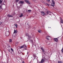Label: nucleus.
Listing matches in <instances>:
<instances>
[{
	"label": "nucleus",
	"mask_w": 63,
	"mask_h": 63,
	"mask_svg": "<svg viewBox=\"0 0 63 63\" xmlns=\"http://www.w3.org/2000/svg\"><path fill=\"white\" fill-rule=\"evenodd\" d=\"M10 34V33L9 31H7L5 32V35L6 36H8Z\"/></svg>",
	"instance_id": "f03ea898"
},
{
	"label": "nucleus",
	"mask_w": 63,
	"mask_h": 63,
	"mask_svg": "<svg viewBox=\"0 0 63 63\" xmlns=\"http://www.w3.org/2000/svg\"><path fill=\"white\" fill-rule=\"evenodd\" d=\"M8 51H10V49H8Z\"/></svg>",
	"instance_id": "72a5a7b5"
},
{
	"label": "nucleus",
	"mask_w": 63,
	"mask_h": 63,
	"mask_svg": "<svg viewBox=\"0 0 63 63\" xmlns=\"http://www.w3.org/2000/svg\"><path fill=\"white\" fill-rule=\"evenodd\" d=\"M16 28H17V26H16Z\"/></svg>",
	"instance_id": "f704fd0d"
},
{
	"label": "nucleus",
	"mask_w": 63,
	"mask_h": 63,
	"mask_svg": "<svg viewBox=\"0 0 63 63\" xmlns=\"http://www.w3.org/2000/svg\"><path fill=\"white\" fill-rule=\"evenodd\" d=\"M9 42H12V39H9Z\"/></svg>",
	"instance_id": "412c9836"
},
{
	"label": "nucleus",
	"mask_w": 63,
	"mask_h": 63,
	"mask_svg": "<svg viewBox=\"0 0 63 63\" xmlns=\"http://www.w3.org/2000/svg\"><path fill=\"white\" fill-rule=\"evenodd\" d=\"M31 27H30V26H29V28H30Z\"/></svg>",
	"instance_id": "473e14b6"
},
{
	"label": "nucleus",
	"mask_w": 63,
	"mask_h": 63,
	"mask_svg": "<svg viewBox=\"0 0 63 63\" xmlns=\"http://www.w3.org/2000/svg\"><path fill=\"white\" fill-rule=\"evenodd\" d=\"M51 13V12H50V11H49V10L47 11L46 14H47V15H48V14H49L50 15H50Z\"/></svg>",
	"instance_id": "7ed1b4c3"
},
{
	"label": "nucleus",
	"mask_w": 63,
	"mask_h": 63,
	"mask_svg": "<svg viewBox=\"0 0 63 63\" xmlns=\"http://www.w3.org/2000/svg\"><path fill=\"white\" fill-rule=\"evenodd\" d=\"M11 50H12V51L13 52H14V50L13 49V48H11Z\"/></svg>",
	"instance_id": "4be33fe9"
},
{
	"label": "nucleus",
	"mask_w": 63,
	"mask_h": 63,
	"mask_svg": "<svg viewBox=\"0 0 63 63\" xmlns=\"http://www.w3.org/2000/svg\"><path fill=\"white\" fill-rule=\"evenodd\" d=\"M31 58H32V57Z\"/></svg>",
	"instance_id": "58836bf2"
},
{
	"label": "nucleus",
	"mask_w": 63,
	"mask_h": 63,
	"mask_svg": "<svg viewBox=\"0 0 63 63\" xmlns=\"http://www.w3.org/2000/svg\"><path fill=\"white\" fill-rule=\"evenodd\" d=\"M41 49H42V50L43 51V52H45V50H44V48H43V47H41Z\"/></svg>",
	"instance_id": "f8f14e48"
},
{
	"label": "nucleus",
	"mask_w": 63,
	"mask_h": 63,
	"mask_svg": "<svg viewBox=\"0 0 63 63\" xmlns=\"http://www.w3.org/2000/svg\"><path fill=\"white\" fill-rule=\"evenodd\" d=\"M26 35L27 36H28L29 37V38L30 37V35L28 34V33H26Z\"/></svg>",
	"instance_id": "0eeeda50"
},
{
	"label": "nucleus",
	"mask_w": 63,
	"mask_h": 63,
	"mask_svg": "<svg viewBox=\"0 0 63 63\" xmlns=\"http://www.w3.org/2000/svg\"><path fill=\"white\" fill-rule=\"evenodd\" d=\"M27 54H28V52H27Z\"/></svg>",
	"instance_id": "e433bc0d"
},
{
	"label": "nucleus",
	"mask_w": 63,
	"mask_h": 63,
	"mask_svg": "<svg viewBox=\"0 0 63 63\" xmlns=\"http://www.w3.org/2000/svg\"><path fill=\"white\" fill-rule=\"evenodd\" d=\"M22 63H24V62H23Z\"/></svg>",
	"instance_id": "c9c22d12"
},
{
	"label": "nucleus",
	"mask_w": 63,
	"mask_h": 63,
	"mask_svg": "<svg viewBox=\"0 0 63 63\" xmlns=\"http://www.w3.org/2000/svg\"><path fill=\"white\" fill-rule=\"evenodd\" d=\"M25 2H26L27 3H28V4H30V2H29L27 0H26L25 1Z\"/></svg>",
	"instance_id": "ddd939ff"
},
{
	"label": "nucleus",
	"mask_w": 63,
	"mask_h": 63,
	"mask_svg": "<svg viewBox=\"0 0 63 63\" xmlns=\"http://www.w3.org/2000/svg\"><path fill=\"white\" fill-rule=\"evenodd\" d=\"M9 15L10 14L7 15V16H8L9 17H13L12 16L10 15Z\"/></svg>",
	"instance_id": "9d476101"
},
{
	"label": "nucleus",
	"mask_w": 63,
	"mask_h": 63,
	"mask_svg": "<svg viewBox=\"0 0 63 63\" xmlns=\"http://www.w3.org/2000/svg\"><path fill=\"white\" fill-rule=\"evenodd\" d=\"M46 60H47V59L45 58V56H43V58L41 61V63H44Z\"/></svg>",
	"instance_id": "f257e3e1"
},
{
	"label": "nucleus",
	"mask_w": 63,
	"mask_h": 63,
	"mask_svg": "<svg viewBox=\"0 0 63 63\" xmlns=\"http://www.w3.org/2000/svg\"><path fill=\"white\" fill-rule=\"evenodd\" d=\"M26 47V45H24L23 46H22L20 48H23V47Z\"/></svg>",
	"instance_id": "39448f33"
},
{
	"label": "nucleus",
	"mask_w": 63,
	"mask_h": 63,
	"mask_svg": "<svg viewBox=\"0 0 63 63\" xmlns=\"http://www.w3.org/2000/svg\"><path fill=\"white\" fill-rule=\"evenodd\" d=\"M52 3L55 4V2H54V0H52Z\"/></svg>",
	"instance_id": "4468645a"
},
{
	"label": "nucleus",
	"mask_w": 63,
	"mask_h": 63,
	"mask_svg": "<svg viewBox=\"0 0 63 63\" xmlns=\"http://www.w3.org/2000/svg\"><path fill=\"white\" fill-rule=\"evenodd\" d=\"M58 63H62V61H58Z\"/></svg>",
	"instance_id": "a211bd4d"
},
{
	"label": "nucleus",
	"mask_w": 63,
	"mask_h": 63,
	"mask_svg": "<svg viewBox=\"0 0 63 63\" xmlns=\"http://www.w3.org/2000/svg\"><path fill=\"white\" fill-rule=\"evenodd\" d=\"M30 41L31 43H33V40H30Z\"/></svg>",
	"instance_id": "6ab92c4d"
},
{
	"label": "nucleus",
	"mask_w": 63,
	"mask_h": 63,
	"mask_svg": "<svg viewBox=\"0 0 63 63\" xmlns=\"http://www.w3.org/2000/svg\"><path fill=\"white\" fill-rule=\"evenodd\" d=\"M2 23L1 22H0V24H1Z\"/></svg>",
	"instance_id": "cd10ccee"
},
{
	"label": "nucleus",
	"mask_w": 63,
	"mask_h": 63,
	"mask_svg": "<svg viewBox=\"0 0 63 63\" xmlns=\"http://www.w3.org/2000/svg\"><path fill=\"white\" fill-rule=\"evenodd\" d=\"M47 37H48L49 36H47Z\"/></svg>",
	"instance_id": "4c0bfd02"
},
{
	"label": "nucleus",
	"mask_w": 63,
	"mask_h": 63,
	"mask_svg": "<svg viewBox=\"0 0 63 63\" xmlns=\"http://www.w3.org/2000/svg\"><path fill=\"white\" fill-rule=\"evenodd\" d=\"M54 4H54L53 3H52L51 5L52 6H53V7H54Z\"/></svg>",
	"instance_id": "f3484780"
},
{
	"label": "nucleus",
	"mask_w": 63,
	"mask_h": 63,
	"mask_svg": "<svg viewBox=\"0 0 63 63\" xmlns=\"http://www.w3.org/2000/svg\"><path fill=\"white\" fill-rule=\"evenodd\" d=\"M28 12H31V10H28Z\"/></svg>",
	"instance_id": "393cba45"
},
{
	"label": "nucleus",
	"mask_w": 63,
	"mask_h": 63,
	"mask_svg": "<svg viewBox=\"0 0 63 63\" xmlns=\"http://www.w3.org/2000/svg\"><path fill=\"white\" fill-rule=\"evenodd\" d=\"M47 39L48 40H49V39L48 38H47Z\"/></svg>",
	"instance_id": "c756f323"
},
{
	"label": "nucleus",
	"mask_w": 63,
	"mask_h": 63,
	"mask_svg": "<svg viewBox=\"0 0 63 63\" xmlns=\"http://www.w3.org/2000/svg\"><path fill=\"white\" fill-rule=\"evenodd\" d=\"M19 1V0H16V2H18Z\"/></svg>",
	"instance_id": "bb28decb"
},
{
	"label": "nucleus",
	"mask_w": 63,
	"mask_h": 63,
	"mask_svg": "<svg viewBox=\"0 0 63 63\" xmlns=\"http://www.w3.org/2000/svg\"><path fill=\"white\" fill-rule=\"evenodd\" d=\"M59 37H58L57 38H54V41H55V42H57L58 41V38Z\"/></svg>",
	"instance_id": "423d86ee"
},
{
	"label": "nucleus",
	"mask_w": 63,
	"mask_h": 63,
	"mask_svg": "<svg viewBox=\"0 0 63 63\" xmlns=\"http://www.w3.org/2000/svg\"><path fill=\"white\" fill-rule=\"evenodd\" d=\"M20 3V4H23V3H24V1H19Z\"/></svg>",
	"instance_id": "9b49d317"
},
{
	"label": "nucleus",
	"mask_w": 63,
	"mask_h": 63,
	"mask_svg": "<svg viewBox=\"0 0 63 63\" xmlns=\"http://www.w3.org/2000/svg\"><path fill=\"white\" fill-rule=\"evenodd\" d=\"M47 5H48V6H49V4H48V3H47Z\"/></svg>",
	"instance_id": "7c9ffc66"
},
{
	"label": "nucleus",
	"mask_w": 63,
	"mask_h": 63,
	"mask_svg": "<svg viewBox=\"0 0 63 63\" xmlns=\"http://www.w3.org/2000/svg\"><path fill=\"white\" fill-rule=\"evenodd\" d=\"M15 26H17V24H15Z\"/></svg>",
	"instance_id": "c85d7f7f"
},
{
	"label": "nucleus",
	"mask_w": 63,
	"mask_h": 63,
	"mask_svg": "<svg viewBox=\"0 0 63 63\" xmlns=\"http://www.w3.org/2000/svg\"><path fill=\"white\" fill-rule=\"evenodd\" d=\"M15 43L16 44H19V43L18 42H16Z\"/></svg>",
	"instance_id": "b1692460"
},
{
	"label": "nucleus",
	"mask_w": 63,
	"mask_h": 63,
	"mask_svg": "<svg viewBox=\"0 0 63 63\" xmlns=\"http://www.w3.org/2000/svg\"><path fill=\"white\" fill-rule=\"evenodd\" d=\"M47 1L48 2H49V1H50V0H47Z\"/></svg>",
	"instance_id": "2f4dec72"
},
{
	"label": "nucleus",
	"mask_w": 63,
	"mask_h": 63,
	"mask_svg": "<svg viewBox=\"0 0 63 63\" xmlns=\"http://www.w3.org/2000/svg\"><path fill=\"white\" fill-rule=\"evenodd\" d=\"M38 31V32H39V33H41V30H39Z\"/></svg>",
	"instance_id": "aec40b11"
},
{
	"label": "nucleus",
	"mask_w": 63,
	"mask_h": 63,
	"mask_svg": "<svg viewBox=\"0 0 63 63\" xmlns=\"http://www.w3.org/2000/svg\"><path fill=\"white\" fill-rule=\"evenodd\" d=\"M2 0H0V9H2Z\"/></svg>",
	"instance_id": "20e7f679"
},
{
	"label": "nucleus",
	"mask_w": 63,
	"mask_h": 63,
	"mask_svg": "<svg viewBox=\"0 0 63 63\" xmlns=\"http://www.w3.org/2000/svg\"><path fill=\"white\" fill-rule=\"evenodd\" d=\"M61 22H60V23H63V20H62V19H61Z\"/></svg>",
	"instance_id": "dca6fc26"
},
{
	"label": "nucleus",
	"mask_w": 63,
	"mask_h": 63,
	"mask_svg": "<svg viewBox=\"0 0 63 63\" xmlns=\"http://www.w3.org/2000/svg\"><path fill=\"white\" fill-rule=\"evenodd\" d=\"M18 53H19V54H20V53H21V51H19L18 52Z\"/></svg>",
	"instance_id": "5701e85b"
},
{
	"label": "nucleus",
	"mask_w": 63,
	"mask_h": 63,
	"mask_svg": "<svg viewBox=\"0 0 63 63\" xmlns=\"http://www.w3.org/2000/svg\"><path fill=\"white\" fill-rule=\"evenodd\" d=\"M17 31L16 30H14V34H15V33H17Z\"/></svg>",
	"instance_id": "6e6552de"
},
{
	"label": "nucleus",
	"mask_w": 63,
	"mask_h": 63,
	"mask_svg": "<svg viewBox=\"0 0 63 63\" xmlns=\"http://www.w3.org/2000/svg\"><path fill=\"white\" fill-rule=\"evenodd\" d=\"M62 52H63V48H62Z\"/></svg>",
	"instance_id": "a878e982"
},
{
	"label": "nucleus",
	"mask_w": 63,
	"mask_h": 63,
	"mask_svg": "<svg viewBox=\"0 0 63 63\" xmlns=\"http://www.w3.org/2000/svg\"><path fill=\"white\" fill-rule=\"evenodd\" d=\"M22 16H23V14H21V15L19 16V17H22Z\"/></svg>",
	"instance_id": "2eb2a0df"
},
{
	"label": "nucleus",
	"mask_w": 63,
	"mask_h": 63,
	"mask_svg": "<svg viewBox=\"0 0 63 63\" xmlns=\"http://www.w3.org/2000/svg\"><path fill=\"white\" fill-rule=\"evenodd\" d=\"M41 15H42V16H44V15H45V13L43 12H42Z\"/></svg>",
	"instance_id": "1a4fd4ad"
}]
</instances>
